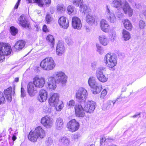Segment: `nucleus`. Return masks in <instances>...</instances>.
<instances>
[{"instance_id":"18","label":"nucleus","mask_w":146,"mask_h":146,"mask_svg":"<svg viewBox=\"0 0 146 146\" xmlns=\"http://www.w3.org/2000/svg\"><path fill=\"white\" fill-rule=\"evenodd\" d=\"M19 25L23 27L29 28V22L24 15H22L21 16L19 19Z\"/></svg>"},{"instance_id":"62","label":"nucleus","mask_w":146,"mask_h":146,"mask_svg":"<svg viewBox=\"0 0 146 146\" xmlns=\"http://www.w3.org/2000/svg\"><path fill=\"white\" fill-rule=\"evenodd\" d=\"M16 139V137L15 136L13 135L12 137V139L13 141H15Z\"/></svg>"},{"instance_id":"9","label":"nucleus","mask_w":146,"mask_h":146,"mask_svg":"<svg viewBox=\"0 0 146 146\" xmlns=\"http://www.w3.org/2000/svg\"><path fill=\"white\" fill-rule=\"evenodd\" d=\"M41 123L45 127L49 128L52 126L53 121L50 116L46 115L41 118Z\"/></svg>"},{"instance_id":"52","label":"nucleus","mask_w":146,"mask_h":146,"mask_svg":"<svg viewBox=\"0 0 146 146\" xmlns=\"http://www.w3.org/2000/svg\"><path fill=\"white\" fill-rule=\"evenodd\" d=\"M21 96L22 97H23L25 95V91L24 88L22 87L21 89Z\"/></svg>"},{"instance_id":"14","label":"nucleus","mask_w":146,"mask_h":146,"mask_svg":"<svg viewBox=\"0 0 146 146\" xmlns=\"http://www.w3.org/2000/svg\"><path fill=\"white\" fill-rule=\"evenodd\" d=\"M65 52V48L63 43L59 42L56 48V54L58 56H61L64 54Z\"/></svg>"},{"instance_id":"56","label":"nucleus","mask_w":146,"mask_h":146,"mask_svg":"<svg viewBox=\"0 0 146 146\" xmlns=\"http://www.w3.org/2000/svg\"><path fill=\"white\" fill-rule=\"evenodd\" d=\"M43 30L44 32H48V29L47 28V26L46 25H44L43 28Z\"/></svg>"},{"instance_id":"47","label":"nucleus","mask_w":146,"mask_h":146,"mask_svg":"<svg viewBox=\"0 0 146 146\" xmlns=\"http://www.w3.org/2000/svg\"><path fill=\"white\" fill-rule=\"evenodd\" d=\"M5 102V99L3 96V93L0 92V104L4 103Z\"/></svg>"},{"instance_id":"53","label":"nucleus","mask_w":146,"mask_h":146,"mask_svg":"<svg viewBox=\"0 0 146 146\" xmlns=\"http://www.w3.org/2000/svg\"><path fill=\"white\" fill-rule=\"evenodd\" d=\"M68 107L70 108L73 106V100H70L67 104Z\"/></svg>"},{"instance_id":"26","label":"nucleus","mask_w":146,"mask_h":146,"mask_svg":"<svg viewBox=\"0 0 146 146\" xmlns=\"http://www.w3.org/2000/svg\"><path fill=\"white\" fill-rule=\"evenodd\" d=\"M64 123L63 119L60 117L57 118L55 122V127L57 129L61 130L63 127Z\"/></svg>"},{"instance_id":"48","label":"nucleus","mask_w":146,"mask_h":146,"mask_svg":"<svg viewBox=\"0 0 146 146\" xmlns=\"http://www.w3.org/2000/svg\"><path fill=\"white\" fill-rule=\"evenodd\" d=\"M52 20V18L49 14L47 15L46 17V21L48 24H49Z\"/></svg>"},{"instance_id":"34","label":"nucleus","mask_w":146,"mask_h":146,"mask_svg":"<svg viewBox=\"0 0 146 146\" xmlns=\"http://www.w3.org/2000/svg\"><path fill=\"white\" fill-rule=\"evenodd\" d=\"M38 5L42 7L44 5H49L50 3V0H39Z\"/></svg>"},{"instance_id":"23","label":"nucleus","mask_w":146,"mask_h":146,"mask_svg":"<svg viewBox=\"0 0 146 146\" xmlns=\"http://www.w3.org/2000/svg\"><path fill=\"white\" fill-rule=\"evenodd\" d=\"M48 87L51 90H54L56 88V82L54 79V77H50L48 78L47 82Z\"/></svg>"},{"instance_id":"25","label":"nucleus","mask_w":146,"mask_h":146,"mask_svg":"<svg viewBox=\"0 0 146 146\" xmlns=\"http://www.w3.org/2000/svg\"><path fill=\"white\" fill-rule=\"evenodd\" d=\"M82 27V24L80 19L76 17H74V29H80Z\"/></svg>"},{"instance_id":"58","label":"nucleus","mask_w":146,"mask_h":146,"mask_svg":"<svg viewBox=\"0 0 146 146\" xmlns=\"http://www.w3.org/2000/svg\"><path fill=\"white\" fill-rule=\"evenodd\" d=\"M34 29L37 31H39V28L38 25H35L34 28Z\"/></svg>"},{"instance_id":"41","label":"nucleus","mask_w":146,"mask_h":146,"mask_svg":"<svg viewBox=\"0 0 146 146\" xmlns=\"http://www.w3.org/2000/svg\"><path fill=\"white\" fill-rule=\"evenodd\" d=\"M80 124L75 119H74V131L77 130L79 128Z\"/></svg>"},{"instance_id":"44","label":"nucleus","mask_w":146,"mask_h":146,"mask_svg":"<svg viewBox=\"0 0 146 146\" xmlns=\"http://www.w3.org/2000/svg\"><path fill=\"white\" fill-rule=\"evenodd\" d=\"M138 25L140 28L143 29L146 26L145 23V21L141 20L139 21Z\"/></svg>"},{"instance_id":"57","label":"nucleus","mask_w":146,"mask_h":146,"mask_svg":"<svg viewBox=\"0 0 146 146\" xmlns=\"http://www.w3.org/2000/svg\"><path fill=\"white\" fill-rule=\"evenodd\" d=\"M140 114H141V113H139L138 114H136L133 115V116H132L131 117L133 118H135L138 117V116H139V117H140Z\"/></svg>"},{"instance_id":"5","label":"nucleus","mask_w":146,"mask_h":146,"mask_svg":"<svg viewBox=\"0 0 146 146\" xmlns=\"http://www.w3.org/2000/svg\"><path fill=\"white\" fill-rule=\"evenodd\" d=\"M54 79L56 83L63 84L66 82L67 77L64 72L59 71L55 73Z\"/></svg>"},{"instance_id":"35","label":"nucleus","mask_w":146,"mask_h":146,"mask_svg":"<svg viewBox=\"0 0 146 146\" xmlns=\"http://www.w3.org/2000/svg\"><path fill=\"white\" fill-rule=\"evenodd\" d=\"M60 141L63 144L66 145H68L70 142L69 140L66 137H61L60 139Z\"/></svg>"},{"instance_id":"13","label":"nucleus","mask_w":146,"mask_h":146,"mask_svg":"<svg viewBox=\"0 0 146 146\" xmlns=\"http://www.w3.org/2000/svg\"><path fill=\"white\" fill-rule=\"evenodd\" d=\"M75 113L78 117H83L85 114V110L82 106L80 105H77L75 107Z\"/></svg>"},{"instance_id":"21","label":"nucleus","mask_w":146,"mask_h":146,"mask_svg":"<svg viewBox=\"0 0 146 146\" xmlns=\"http://www.w3.org/2000/svg\"><path fill=\"white\" fill-rule=\"evenodd\" d=\"M47 97V94L46 91L44 90H41L38 97V100L41 102H44L46 100Z\"/></svg>"},{"instance_id":"1","label":"nucleus","mask_w":146,"mask_h":146,"mask_svg":"<svg viewBox=\"0 0 146 146\" xmlns=\"http://www.w3.org/2000/svg\"><path fill=\"white\" fill-rule=\"evenodd\" d=\"M104 61L108 67L110 69L112 68L117 65V58L115 54L108 53L105 56Z\"/></svg>"},{"instance_id":"31","label":"nucleus","mask_w":146,"mask_h":146,"mask_svg":"<svg viewBox=\"0 0 146 146\" xmlns=\"http://www.w3.org/2000/svg\"><path fill=\"white\" fill-rule=\"evenodd\" d=\"M122 37L125 40H127L130 38L129 33L125 29H123L122 32Z\"/></svg>"},{"instance_id":"27","label":"nucleus","mask_w":146,"mask_h":146,"mask_svg":"<svg viewBox=\"0 0 146 146\" xmlns=\"http://www.w3.org/2000/svg\"><path fill=\"white\" fill-rule=\"evenodd\" d=\"M25 44V42L21 40L17 41L15 43L14 47L17 50H21L24 47Z\"/></svg>"},{"instance_id":"6","label":"nucleus","mask_w":146,"mask_h":146,"mask_svg":"<svg viewBox=\"0 0 146 146\" xmlns=\"http://www.w3.org/2000/svg\"><path fill=\"white\" fill-rule=\"evenodd\" d=\"M104 16L108 21L111 23H114L116 21V18L114 12L111 11L109 7L107 5Z\"/></svg>"},{"instance_id":"45","label":"nucleus","mask_w":146,"mask_h":146,"mask_svg":"<svg viewBox=\"0 0 146 146\" xmlns=\"http://www.w3.org/2000/svg\"><path fill=\"white\" fill-rule=\"evenodd\" d=\"M97 51L100 54H102L104 52V50L103 48L98 44H96Z\"/></svg>"},{"instance_id":"38","label":"nucleus","mask_w":146,"mask_h":146,"mask_svg":"<svg viewBox=\"0 0 146 146\" xmlns=\"http://www.w3.org/2000/svg\"><path fill=\"white\" fill-rule=\"evenodd\" d=\"M67 127L68 130L72 132L73 131V120H71L67 123Z\"/></svg>"},{"instance_id":"55","label":"nucleus","mask_w":146,"mask_h":146,"mask_svg":"<svg viewBox=\"0 0 146 146\" xmlns=\"http://www.w3.org/2000/svg\"><path fill=\"white\" fill-rule=\"evenodd\" d=\"M5 59L4 56L3 55L1 52H0V62H2Z\"/></svg>"},{"instance_id":"24","label":"nucleus","mask_w":146,"mask_h":146,"mask_svg":"<svg viewBox=\"0 0 146 146\" xmlns=\"http://www.w3.org/2000/svg\"><path fill=\"white\" fill-rule=\"evenodd\" d=\"M60 25L64 29H67L68 27V21H66V18L64 17H61L59 19L58 21Z\"/></svg>"},{"instance_id":"22","label":"nucleus","mask_w":146,"mask_h":146,"mask_svg":"<svg viewBox=\"0 0 146 146\" xmlns=\"http://www.w3.org/2000/svg\"><path fill=\"white\" fill-rule=\"evenodd\" d=\"M99 42L102 45L106 46L109 43V40L106 36L105 35H101L98 36Z\"/></svg>"},{"instance_id":"19","label":"nucleus","mask_w":146,"mask_h":146,"mask_svg":"<svg viewBox=\"0 0 146 146\" xmlns=\"http://www.w3.org/2000/svg\"><path fill=\"white\" fill-rule=\"evenodd\" d=\"M12 87H10L4 91V94L6 99L9 102H10L11 101L12 94H13L15 93L14 90L13 92H12Z\"/></svg>"},{"instance_id":"30","label":"nucleus","mask_w":146,"mask_h":146,"mask_svg":"<svg viewBox=\"0 0 146 146\" xmlns=\"http://www.w3.org/2000/svg\"><path fill=\"white\" fill-rule=\"evenodd\" d=\"M80 10L82 13L84 14H87L90 11V9L87 6L84 4H82V5L80 7Z\"/></svg>"},{"instance_id":"40","label":"nucleus","mask_w":146,"mask_h":146,"mask_svg":"<svg viewBox=\"0 0 146 146\" xmlns=\"http://www.w3.org/2000/svg\"><path fill=\"white\" fill-rule=\"evenodd\" d=\"M65 8L62 5H58L57 7V11L60 13H62L65 10Z\"/></svg>"},{"instance_id":"63","label":"nucleus","mask_w":146,"mask_h":146,"mask_svg":"<svg viewBox=\"0 0 146 146\" xmlns=\"http://www.w3.org/2000/svg\"><path fill=\"white\" fill-rule=\"evenodd\" d=\"M91 66L93 68H95L96 66V64L95 63H92L91 65Z\"/></svg>"},{"instance_id":"15","label":"nucleus","mask_w":146,"mask_h":146,"mask_svg":"<svg viewBox=\"0 0 146 146\" xmlns=\"http://www.w3.org/2000/svg\"><path fill=\"white\" fill-rule=\"evenodd\" d=\"M35 84L32 82H29L27 85V91L31 96H34L36 92V88Z\"/></svg>"},{"instance_id":"36","label":"nucleus","mask_w":146,"mask_h":146,"mask_svg":"<svg viewBox=\"0 0 146 146\" xmlns=\"http://www.w3.org/2000/svg\"><path fill=\"white\" fill-rule=\"evenodd\" d=\"M86 21L88 23H93L95 22V18L93 16L88 15L86 16Z\"/></svg>"},{"instance_id":"39","label":"nucleus","mask_w":146,"mask_h":146,"mask_svg":"<svg viewBox=\"0 0 146 146\" xmlns=\"http://www.w3.org/2000/svg\"><path fill=\"white\" fill-rule=\"evenodd\" d=\"M18 32V29L15 27L12 26L10 27V33L13 36H15L17 34Z\"/></svg>"},{"instance_id":"33","label":"nucleus","mask_w":146,"mask_h":146,"mask_svg":"<svg viewBox=\"0 0 146 146\" xmlns=\"http://www.w3.org/2000/svg\"><path fill=\"white\" fill-rule=\"evenodd\" d=\"M109 39L112 42H113L116 38V35L115 31L113 30L111 31V33L109 35Z\"/></svg>"},{"instance_id":"42","label":"nucleus","mask_w":146,"mask_h":146,"mask_svg":"<svg viewBox=\"0 0 146 146\" xmlns=\"http://www.w3.org/2000/svg\"><path fill=\"white\" fill-rule=\"evenodd\" d=\"M83 3V0H74V4L77 7H80Z\"/></svg>"},{"instance_id":"10","label":"nucleus","mask_w":146,"mask_h":146,"mask_svg":"<svg viewBox=\"0 0 146 146\" xmlns=\"http://www.w3.org/2000/svg\"><path fill=\"white\" fill-rule=\"evenodd\" d=\"M96 104L95 102L92 101H88L85 102L84 106V110L85 111L89 113L93 112L95 108Z\"/></svg>"},{"instance_id":"64","label":"nucleus","mask_w":146,"mask_h":146,"mask_svg":"<svg viewBox=\"0 0 146 146\" xmlns=\"http://www.w3.org/2000/svg\"><path fill=\"white\" fill-rule=\"evenodd\" d=\"M74 136H75L74 137V139H78V135H75Z\"/></svg>"},{"instance_id":"54","label":"nucleus","mask_w":146,"mask_h":146,"mask_svg":"<svg viewBox=\"0 0 146 146\" xmlns=\"http://www.w3.org/2000/svg\"><path fill=\"white\" fill-rule=\"evenodd\" d=\"M27 1H28V3H37L38 5L39 0H27Z\"/></svg>"},{"instance_id":"2","label":"nucleus","mask_w":146,"mask_h":146,"mask_svg":"<svg viewBox=\"0 0 146 146\" xmlns=\"http://www.w3.org/2000/svg\"><path fill=\"white\" fill-rule=\"evenodd\" d=\"M40 67L44 70L49 71L53 69L55 64L53 58L50 57H46L41 62Z\"/></svg>"},{"instance_id":"61","label":"nucleus","mask_w":146,"mask_h":146,"mask_svg":"<svg viewBox=\"0 0 146 146\" xmlns=\"http://www.w3.org/2000/svg\"><path fill=\"white\" fill-rule=\"evenodd\" d=\"M19 78H16L15 79L14 82H17L19 81Z\"/></svg>"},{"instance_id":"11","label":"nucleus","mask_w":146,"mask_h":146,"mask_svg":"<svg viewBox=\"0 0 146 146\" xmlns=\"http://www.w3.org/2000/svg\"><path fill=\"white\" fill-rule=\"evenodd\" d=\"M33 82L36 87L42 88L44 85L45 80L44 78L36 76L33 79Z\"/></svg>"},{"instance_id":"37","label":"nucleus","mask_w":146,"mask_h":146,"mask_svg":"<svg viewBox=\"0 0 146 146\" xmlns=\"http://www.w3.org/2000/svg\"><path fill=\"white\" fill-rule=\"evenodd\" d=\"M46 40L48 42L51 43L52 46H53L54 44V39L52 35H48L46 37Z\"/></svg>"},{"instance_id":"46","label":"nucleus","mask_w":146,"mask_h":146,"mask_svg":"<svg viewBox=\"0 0 146 146\" xmlns=\"http://www.w3.org/2000/svg\"><path fill=\"white\" fill-rule=\"evenodd\" d=\"M115 102H113L112 101H109L107 103L108 106L107 107V109H109L111 108L114 106Z\"/></svg>"},{"instance_id":"32","label":"nucleus","mask_w":146,"mask_h":146,"mask_svg":"<svg viewBox=\"0 0 146 146\" xmlns=\"http://www.w3.org/2000/svg\"><path fill=\"white\" fill-rule=\"evenodd\" d=\"M123 2H122L121 0H114L112 2V4L115 7H120L123 4Z\"/></svg>"},{"instance_id":"49","label":"nucleus","mask_w":146,"mask_h":146,"mask_svg":"<svg viewBox=\"0 0 146 146\" xmlns=\"http://www.w3.org/2000/svg\"><path fill=\"white\" fill-rule=\"evenodd\" d=\"M73 7L72 6L69 5L68 6L67 8L68 13L69 15H70L73 12Z\"/></svg>"},{"instance_id":"3","label":"nucleus","mask_w":146,"mask_h":146,"mask_svg":"<svg viewBox=\"0 0 146 146\" xmlns=\"http://www.w3.org/2000/svg\"><path fill=\"white\" fill-rule=\"evenodd\" d=\"M88 83L90 87L93 89L94 94L100 93L102 89V86L96 81V78L93 76L90 77L88 79Z\"/></svg>"},{"instance_id":"60","label":"nucleus","mask_w":146,"mask_h":146,"mask_svg":"<svg viewBox=\"0 0 146 146\" xmlns=\"http://www.w3.org/2000/svg\"><path fill=\"white\" fill-rule=\"evenodd\" d=\"M19 3H17L15 5V8L16 9H17L18 8V6H19Z\"/></svg>"},{"instance_id":"4","label":"nucleus","mask_w":146,"mask_h":146,"mask_svg":"<svg viewBox=\"0 0 146 146\" xmlns=\"http://www.w3.org/2000/svg\"><path fill=\"white\" fill-rule=\"evenodd\" d=\"M106 69L105 67H101L98 68L96 71L97 78L102 82H105L108 80V77L103 73L104 71H106Z\"/></svg>"},{"instance_id":"7","label":"nucleus","mask_w":146,"mask_h":146,"mask_svg":"<svg viewBox=\"0 0 146 146\" xmlns=\"http://www.w3.org/2000/svg\"><path fill=\"white\" fill-rule=\"evenodd\" d=\"M87 95V90L83 88H80L76 92V98L80 102L84 101Z\"/></svg>"},{"instance_id":"51","label":"nucleus","mask_w":146,"mask_h":146,"mask_svg":"<svg viewBox=\"0 0 146 146\" xmlns=\"http://www.w3.org/2000/svg\"><path fill=\"white\" fill-rule=\"evenodd\" d=\"M107 91L106 89H104L103 90L102 92L101 96L100 98L102 99L107 94Z\"/></svg>"},{"instance_id":"8","label":"nucleus","mask_w":146,"mask_h":146,"mask_svg":"<svg viewBox=\"0 0 146 146\" xmlns=\"http://www.w3.org/2000/svg\"><path fill=\"white\" fill-rule=\"evenodd\" d=\"M0 51L4 55L10 54L11 52V48L10 45L6 43H0Z\"/></svg>"},{"instance_id":"43","label":"nucleus","mask_w":146,"mask_h":146,"mask_svg":"<svg viewBox=\"0 0 146 146\" xmlns=\"http://www.w3.org/2000/svg\"><path fill=\"white\" fill-rule=\"evenodd\" d=\"M58 104H56V106H55L56 110L58 111H60L63 108L64 106V104L62 103L61 104L59 105H58Z\"/></svg>"},{"instance_id":"12","label":"nucleus","mask_w":146,"mask_h":146,"mask_svg":"<svg viewBox=\"0 0 146 146\" xmlns=\"http://www.w3.org/2000/svg\"><path fill=\"white\" fill-rule=\"evenodd\" d=\"M100 25L101 29L102 31L106 33L109 32L110 25L106 20L102 19L100 22Z\"/></svg>"},{"instance_id":"50","label":"nucleus","mask_w":146,"mask_h":146,"mask_svg":"<svg viewBox=\"0 0 146 146\" xmlns=\"http://www.w3.org/2000/svg\"><path fill=\"white\" fill-rule=\"evenodd\" d=\"M65 41L69 46L71 44V42H72V40L70 36H67L66 38Z\"/></svg>"},{"instance_id":"17","label":"nucleus","mask_w":146,"mask_h":146,"mask_svg":"<svg viewBox=\"0 0 146 146\" xmlns=\"http://www.w3.org/2000/svg\"><path fill=\"white\" fill-rule=\"evenodd\" d=\"M34 131L38 138L43 139L45 136V131L40 126L36 127Z\"/></svg>"},{"instance_id":"28","label":"nucleus","mask_w":146,"mask_h":146,"mask_svg":"<svg viewBox=\"0 0 146 146\" xmlns=\"http://www.w3.org/2000/svg\"><path fill=\"white\" fill-rule=\"evenodd\" d=\"M28 138L29 140L33 142H35L38 138L35 131L33 132L31 131L28 136Z\"/></svg>"},{"instance_id":"20","label":"nucleus","mask_w":146,"mask_h":146,"mask_svg":"<svg viewBox=\"0 0 146 146\" xmlns=\"http://www.w3.org/2000/svg\"><path fill=\"white\" fill-rule=\"evenodd\" d=\"M123 4V9L125 13L128 14L129 16H131L132 14V9L130 7L129 4L126 1L124 2Z\"/></svg>"},{"instance_id":"16","label":"nucleus","mask_w":146,"mask_h":146,"mask_svg":"<svg viewBox=\"0 0 146 146\" xmlns=\"http://www.w3.org/2000/svg\"><path fill=\"white\" fill-rule=\"evenodd\" d=\"M59 95L57 93L53 94L50 97L49 100V103L50 106H56L58 104L59 100Z\"/></svg>"},{"instance_id":"29","label":"nucleus","mask_w":146,"mask_h":146,"mask_svg":"<svg viewBox=\"0 0 146 146\" xmlns=\"http://www.w3.org/2000/svg\"><path fill=\"white\" fill-rule=\"evenodd\" d=\"M123 22L124 27L128 30H131L132 28V25L130 21L127 19L124 20Z\"/></svg>"},{"instance_id":"59","label":"nucleus","mask_w":146,"mask_h":146,"mask_svg":"<svg viewBox=\"0 0 146 146\" xmlns=\"http://www.w3.org/2000/svg\"><path fill=\"white\" fill-rule=\"evenodd\" d=\"M45 110L46 112L48 113H50L52 111L51 108H47Z\"/></svg>"}]
</instances>
